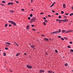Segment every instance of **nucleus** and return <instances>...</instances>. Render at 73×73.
<instances>
[{
    "mask_svg": "<svg viewBox=\"0 0 73 73\" xmlns=\"http://www.w3.org/2000/svg\"><path fill=\"white\" fill-rule=\"evenodd\" d=\"M9 23H11L12 24H13V25L14 26H16V24L15 22H14L13 21H8Z\"/></svg>",
    "mask_w": 73,
    "mask_h": 73,
    "instance_id": "nucleus-1",
    "label": "nucleus"
},
{
    "mask_svg": "<svg viewBox=\"0 0 73 73\" xmlns=\"http://www.w3.org/2000/svg\"><path fill=\"white\" fill-rule=\"evenodd\" d=\"M36 20V18L34 17L33 19H32L31 21H30V23H32L33 22H34Z\"/></svg>",
    "mask_w": 73,
    "mask_h": 73,
    "instance_id": "nucleus-2",
    "label": "nucleus"
},
{
    "mask_svg": "<svg viewBox=\"0 0 73 73\" xmlns=\"http://www.w3.org/2000/svg\"><path fill=\"white\" fill-rule=\"evenodd\" d=\"M63 20V21H59V23H61V22L62 21H68V20L67 19H62V20Z\"/></svg>",
    "mask_w": 73,
    "mask_h": 73,
    "instance_id": "nucleus-3",
    "label": "nucleus"
},
{
    "mask_svg": "<svg viewBox=\"0 0 73 73\" xmlns=\"http://www.w3.org/2000/svg\"><path fill=\"white\" fill-rule=\"evenodd\" d=\"M27 67L28 68H29V69H31V68H32V66H31L29 65H27Z\"/></svg>",
    "mask_w": 73,
    "mask_h": 73,
    "instance_id": "nucleus-4",
    "label": "nucleus"
},
{
    "mask_svg": "<svg viewBox=\"0 0 73 73\" xmlns=\"http://www.w3.org/2000/svg\"><path fill=\"white\" fill-rule=\"evenodd\" d=\"M45 71L44 70H40L39 71V73H44Z\"/></svg>",
    "mask_w": 73,
    "mask_h": 73,
    "instance_id": "nucleus-5",
    "label": "nucleus"
},
{
    "mask_svg": "<svg viewBox=\"0 0 73 73\" xmlns=\"http://www.w3.org/2000/svg\"><path fill=\"white\" fill-rule=\"evenodd\" d=\"M58 33V31H56L53 32L52 34H56V33Z\"/></svg>",
    "mask_w": 73,
    "mask_h": 73,
    "instance_id": "nucleus-6",
    "label": "nucleus"
},
{
    "mask_svg": "<svg viewBox=\"0 0 73 73\" xmlns=\"http://www.w3.org/2000/svg\"><path fill=\"white\" fill-rule=\"evenodd\" d=\"M14 45H16L18 46H19V45L16 42H14Z\"/></svg>",
    "mask_w": 73,
    "mask_h": 73,
    "instance_id": "nucleus-7",
    "label": "nucleus"
},
{
    "mask_svg": "<svg viewBox=\"0 0 73 73\" xmlns=\"http://www.w3.org/2000/svg\"><path fill=\"white\" fill-rule=\"evenodd\" d=\"M29 25H28L27 26V30L29 29Z\"/></svg>",
    "mask_w": 73,
    "mask_h": 73,
    "instance_id": "nucleus-8",
    "label": "nucleus"
},
{
    "mask_svg": "<svg viewBox=\"0 0 73 73\" xmlns=\"http://www.w3.org/2000/svg\"><path fill=\"white\" fill-rule=\"evenodd\" d=\"M62 33H64V32H66V31H65V30H62Z\"/></svg>",
    "mask_w": 73,
    "mask_h": 73,
    "instance_id": "nucleus-9",
    "label": "nucleus"
},
{
    "mask_svg": "<svg viewBox=\"0 0 73 73\" xmlns=\"http://www.w3.org/2000/svg\"><path fill=\"white\" fill-rule=\"evenodd\" d=\"M44 40L47 41H49V40H48V38H45L44 39Z\"/></svg>",
    "mask_w": 73,
    "mask_h": 73,
    "instance_id": "nucleus-10",
    "label": "nucleus"
},
{
    "mask_svg": "<svg viewBox=\"0 0 73 73\" xmlns=\"http://www.w3.org/2000/svg\"><path fill=\"white\" fill-rule=\"evenodd\" d=\"M5 43L7 44H8V45H11V43L8 42H5Z\"/></svg>",
    "mask_w": 73,
    "mask_h": 73,
    "instance_id": "nucleus-11",
    "label": "nucleus"
},
{
    "mask_svg": "<svg viewBox=\"0 0 73 73\" xmlns=\"http://www.w3.org/2000/svg\"><path fill=\"white\" fill-rule=\"evenodd\" d=\"M35 45H33V46L32 45H31V47L33 48H34V47H35Z\"/></svg>",
    "mask_w": 73,
    "mask_h": 73,
    "instance_id": "nucleus-12",
    "label": "nucleus"
},
{
    "mask_svg": "<svg viewBox=\"0 0 73 73\" xmlns=\"http://www.w3.org/2000/svg\"><path fill=\"white\" fill-rule=\"evenodd\" d=\"M19 55H20V53H18L16 55V56L17 57L18 56H19Z\"/></svg>",
    "mask_w": 73,
    "mask_h": 73,
    "instance_id": "nucleus-13",
    "label": "nucleus"
},
{
    "mask_svg": "<svg viewBox=\"0 0 73 73\" xmlns=\"http://www.w3.org/2000/svg\"><path fill=\"white\" fill-rule=\"evenodd\" d=\"M56 21H63V20H60L58 19H56Z\"/></svg>",
    "mask_w": 73,
    "mask_h": 73,
    "instance_id": "nucleus-14",
    "label": "nucleus"
},
{
    "mask_svg": "<svg viewBox=\"0 0 73 73\" xmlns=\"http://www.w3.org/2000/svg\"><path fill=\"white\" fill-rule=\"evenodd\" d=\"M63 7L64 8H65V4H64L63 5Z\"/></svg>",
    "mask_w": 73,
    "mask_h": 73,
    "instance_id": "nucleus-15",
    "label": "nucleus"
},
{
    "mask_svg": "<svg viewBox=\"0 0 73 73\" xmlns=\"http://www.w3.org/2000/svg\"><path fill=\"white\" fill-rule=\"evenodd\" d=\"M61 29H59V31H58V33H60V32H61Z\"/></svg>",
    "mask_w": 73,
    "mask_h": 73,
    "instance_id": "nucleus-16",
    "label": "nucleus"
},
{
    "mask_svg": "<svg viewBox=\"0 0 73 73\" xmlns=\"http://www.w3.org/2000/svg\"><path fill=\"white\" fill-rule=\"evenodd\" d=\"M9 12H12L13 13V12H14V11L12 10V11H10Z\"/></svg>",
    "mask_w": 73,
    "mask_h": 73,
    "instance_id": "nucleus-17",
    "label": "nucleus"
},
{
    "mask_svg": "<svg viewBox=\"0 0 73 73\" xmlns=\"http://www.w3.org/2000/svg\"><path fill=\"white\" fill-rule=\"evenodd\" d=\"M3 55L4 56H6V53L4 52L3 53Z\"/></svg>",
    "mask_w": 73,
    "mask_h": 73,
    "instance_id": "nucleus-18",
    "label": "nucleus"
},
{
    "mask_svg": "<svg viewBox=\"0 0 73 73\" xmlns=\"http://www.w3.org/2000/svg\"><path fill=\"white\" fill-rule=\"evenodd\" d=\"M67 48H71V46H67Z\"/></svg>",
    "mask_w": 73,
    "mask_h": 73,
    "instance_id": "nucleus-19",
    "label": "nucleus"
},
{
    "mask_svg": "<svg viewBox=\"0 0 73 73\" xmlns=\"http://www.w3.org/2000/svg\"><path fill=\"white\" fill-rule=\"evenodd\" d=\"M7 26H8V24H6L5 25V27H7Z\"/></svg>",
    "mask_w": 73,
    "mask_h": 73,
    "instance_id": "nucleus-20",
    "label": "nucleus"
},
{
    "mask_svg": "<svg viewBox=\"0 0 73 73\" xmlns=\"http://www.w3.org/2000/svg\"><path fill=\"white\" fill-rule=\"evenodd\" d=\"M55 52L56 53H58V51L57 50H56L55 51Z\"/></svg>",
    "mask_w": 73,
    "mask_h": 73,
    "instance_id": "nucleus-21",
    "label": "nucleus"
},
{
    "mask_svg": "<svg viewBox=\"0 0 73 73\" xmlns=\"http://www.w3.org/2000/svg\"><path fill=\"white\" fill-rule=\"evenodd\" d=\"M72 15H73V13H71V14H70V16H72Z\"/></svg>",
    "mask_w": 73,
    "mask_h": 73,
    "instance_id": "nucleus-22",
    "label": "nucleus"
},
{
    "mask_svg": "<svg viewBox=\"0 0 73 73\" xmlns=\"http://www.w3.org/2000/svg\"><path fill=\"white\" fill-rule=\"evenodd\" d=\"M59 19H61V16H59L58 17Z\"/></svg>",
    "mask_w": 73,
    "mask_h": 73,
    "instance_id": "nucleus-23",
    "label": "nucleus"
},
{
    "mask_svg": "<svg viewBox=\"0 0 73 73\" xmlns=\"http://www.w3.org/2000/svg\"><path fill=\"white\" fill-rule=\"evenodd\" d=\"M61 14H63V13H64V12L63 11H62L61 12Z\"/></svg>",
    "mask_w": 73,
    "mask_h": 73,
    "instance_id": "nucleus-24",
    "label": "nucleus"
},
{
    "mask_svg": "<svg viewBox=\"0 0 73 73\" xmlns=\"http://www.w3.org/2000/svg\"><path fill=\"white\" fill-rule=\"evenodd\" d=\"M48 73H52V71H48Z\"/></svg>",
    "mask_w": 73,
    "mask_h": 73,
    "instance_id": "nucleus-25",
    "label": "nucleus"
},
{
    "mask_svg": "<svg viewBox=\"0 0 73 73\" xmlns=\"http://www.w3.org/2000/svg\"><path fill=\"white\" fill-rule=\"evenodd\" d=\"M66 32H67V33H69V32H71V31H68Z\"/></svg>",
    "mask_w": 73,
    "mask_h": 73,
    "instance_id": "nucleus-26",
    "label": "nucleus"
},
{
    "mask_svg": "<svg viewBox=\"0 0 73 73\" xmlns=\"http://www.w3.org/2000/svg\"><path fill=\"white\" fill-rule=\"evenodd\" d=\"M68 65V64L67 63L65 64V66H67Z\"/></svg>",
    "mask_w": 73,
    "mask_h": 73,
    "instance_id": "nucleus-27",
    "label": "nucleus"
},
{
    "mask_svg": "<svg viewBox=\"0 0 73 73\" xmlns=\"http://www.w3.org/2000/svg\"><path fill=\"white\" fill-rule=\"evenodd\" d=\"M30 17H32L33 16V15H32V14H31L30 15Z\"/></svg>",
    "mask_w": 73,
    "mask_h": 73,
    "instance_id": "nucleus-28",
    "label": "nucleus"
},
{
    "mask_svg": "<svg viewBox=\"0 0 73 73\" xmlns=\"http://www.w3.org/2000/svg\"><path fill=\"white\" fill-rule=\"evenodd\" d=\"M5 49H6V50H8V48H5Z\"/></svg>",
    "mask_w": 73,
    "mask_h": 73,
    "instance_id": "nucleus-29",
    "label": "nucleus"
},
{
    "mask_svg": "<svg viewBox=\"0 0 73 73\" xmlns=\"http://www.w3.org/2000/svg\"><path fill=\"white\" fill-rule=\"evenodd\" d=\"M2 2L3 3H5V2L4 1H3Z\"/></svg>",
    "mask_w": 73,
    "mask_h": 73,
    "instance_id": "nucleus-30",
    "label": "nucleus"
},
{
    "mask_svg": "<svg viewBox=\"0 0 73 73\" xmlns=\"http://www.w3.org/2000/svg\"><path fill=\"white\" fill-rule=\"evenodd\" d=\"M53 5H54L52 4V5H51L50 6V7H53Z\"/></svg>",
    "mask_w": 73,
    "mask_h": 73,
    "instance_id": "nucleus-31",
    "label": "nucleus"
},
{
    "mask_svg": "<svg viewBox=\"0 0 73 73\" xmlns=\"http://www.w3.org/2000/svg\"><path fill=\"white\" fill-rule=\"evenodd\" d=\"M10 4H11V2H9L7 4V5H10Z\"/></svg>",
    "mask_w": 73,
    "mask_h": 73,
    "instance_id": "nucleus-32",
    "label": "nucleus"
},
{
    "mask_svg": "<svg viewBox=\"0 0 73 73\" xmlns=\"http://www.w3.org/2000/svg\"><path fill=\"white\" fill-rule=\"evenodd\" d=\"M61 40H64V38H61Z\"/></svg>",
    "mask_w": 73,
    "mask_h": 73,
    "instance_id": "nucleus-33",
    "label": "nucleus"
},
{
    "mask_svg": "<svg viewBox=\"0 0 73 73\" xmlns=\"http://www.w3.org/2000/svg\"><path fill=\"white\" fill-rule=\"evenodd\" d=\"M9 72H12V70H9Z\"/></svg>",
    "mask_w": 73,
    "mask_h": 73,
    "instance_id": "nucleus-34",
    "label": "nucleus"
},
{
    "mask_svg": "<svg viewBox=\"0 0 73 73\" xmlns=\"http://www.w3.org/2000/svg\"><path fill=\"white\" fill-rule=\"evenodd\" d=\"M70 51H71V52H73V50L71 49L70 50Z\"/></svg>",
    "mask_w": 73,
    "mask_h": 73,
    "instance_id": "nucleus-35",
    "label": "nucleus"
},
{
    "mask_svg": "<svg viewBox=\"0 0 73 73\" xmlns=\"http://www.w3.org/2000/svg\"><path fill=\"white\" fill-rule=\"evenodd\" d=\"M13 2L11 3V5H13Z\"/></svg>",
    "mask_w": 73,
    "mask_h": 73,
    "instance_id": "nucleus-36",
    "label": "nucleus"
},
{
    "mask_svg": "<svg viewBox=\"0 0 73 73\" xmlns=\"http://www.w3.org/2000/svg\"><path fill=\"white\" fill-rule=\"evenodd\" d=\"M58 37L59 38H61V36H58Z\"/></svg>",
    "mask_w": 73,
    "mask_h": 73,
    "instance_id": "nucleus-37",
    "label": "nucleus"
},
{
    "mask_svg": "<svg viewBox=\"0 0 73 73\" xmlns=\"http://www.w3.org/2000/svg\"><path fill=\"white\" fill-rule=\"evenodd\" d=\"M31 26L32 27H35V25H31Z\"/></svg>",
    "mask_w": 73,
    "mask_h": 73,
    "instance_id": "nucleus-38",
    "label": "nucleus"
},
{
    "mask_svg": "<svg viewBox=\"0 0 73 73\" xmlns=\"http://www.w3.org/2000/svg\"><path fill=\"white\" fill-rule=\"evenodd\" d=\"M28 20H30V19H31V17H29L28 18Z\"/></svg>",
    "mask_w": 73,
    "mask_h": 73,
    "instance_id": "nucleus-39",
    "label": "nucleus"
},
{
    "mask_svg": "<svg viewBox=\"0 0 73 73\" xmlns=\"http://www.w3.org/2000/svg\"><path fill=\"white\" fill-rule=\"evenodd\" d=\"M43 24H44V25H46V23L44 22L43 23Z\"/></svg>",
    "mask_w": 73,
    "mask_h": 73,
    "instance_id": "nucleus-40",
    "label": "nucleus"
},
{
    "mask_svg": "<svg viewBox=\"0 0 73 73\" xmlns=\"http://www.w3.org/2000/svg\"><path fill=\"white\" fill-rule=\"evenodd\" d=\"M70 44H72V42H70Z\"/></svg>",
    "mask_w": 73,
    "mask_h": 73,
    "instance_id": "nucleus-41",
    "label": "nucleus"
},
{
    "mask_svg": "<svg viewBox=\"0 0 73 73\" xmlns=\"http://www.w3.org/2000/svg\"><path fill=\"white\" fill-rule=\"evenodd\" d=\"M52 12H53V13H54L55 12V11L53 10H52Z\"/></svg>",
    "mask_w": 73,
    "mask_h": 73,
    "instance_id": "nucleus-42",
    "label": "nucleus"
},
{
    "mask_svg": "<svg viewBox=\"0 0 73 73\" xmlns=\"http://www.w3.org/2000/svg\"><path fill=\"white\" fill-rule=\"evenodd\" d=\"M40 15H42V14H44V13H40Z\"/></svg>",
    "mask_w": 73,
    "mask_h": 73,
    "instance_id": "nucleus-43",
    "label": "nucleus"
},
{
    "mask_svg": "<svg viewBox=\"0 0 73 73\" xmlns=\"http://www.w3.org/2000/svg\"><path fill=\"white\" fill-rule=\"evenodd\" d=\"M48 17H51V16H50V15H48Z\"/></svg>",
    "mask_w": 73,
    "mask_h": 73,
    "instance_id": "nucleus-44",
    "label": "nucleus"
},
{
    "mask_svg": "<svg viewBox=\"0 0 73 73\" xmlns=\"http://www.w3.org/2000/svg\"><path fill=\"white\" fill-rule=\"evenodd\" d=\"M43 19H44V20H46V18L45 17H44Z\"/></svg>",
    "mask_w": 73,
    "mask_h": 73,
    "instance_id": "nucleus-45",
    "label": "nucleus"
},
{
    "mask_svg": "<svg viewBox=\"0 0 73 73\" xmlns=\"http://www.w3.org/2000/svg\"><path fill=\"white\" fill-rule=\"evenodd\" d=\"M56 4V3L55 2H54L52 4H53L54 5V4Z\"/></svg>",
    "mask_w": 73,
    "mask_h": 73,
    "instance_id": "nucleus-46",
    "label": "nucleus"
},
{
    "mask_svg": "<svg viewBox=\"0 0 73 73\" xmlns=\"http://www.w3.org/2000/svg\"><path fill=\"white\" fill-rule=\"evenodd\" d=\"M33 30L34 31H36V29H33Z\"/></svg>",
    "mask_w": 73,
    "mask_h": 73,
    "instance_id": "nucleus-47",
    "label": "nucleus"
},
{
    "mask_svg": "<svg viewBox=\"0 0 73 73\" xmlns=\"http://www.w3.org/2000/svg\"><path fill=\"white\" fill-rule=\"evenodd\" d=\"M56 15H58V13H56Z\"/></svg>",
    "mask_w": 73,
    "mask_h": 73,
    "instance_id": "nucleus-48",
    "label": "nucleus"
},
{
    "mask_svg": "<svg viewBox=\"0 0 73 73\" xmlns=\"http://www.w3.org/2000/svg\"><path fill=\"white\" fill-rule=\"evenodd\" d=\"M24 54H25V56H27V54H26L25 53H24Z\"/></svg>",
    "mask_w": 73,
    "mask_h": 73,
    "instance_id": "nucleus-49",
    "label": "nucleus"
},
{
    "mask_svg": "<svg viewBox=\"0 0 73 73\" xmlns=\"http://www.w3.org/2000/svg\"><path fill=\"white\" fill-rule=\"evenodd\" d=\"M69 15V14L68 13H66V15Z\"/></svg>",
    "mask_w": 73,
    "mask_h": 73,
    "instance_id": "nucleus-50",
    "label": "nucleus"
},
{
    "mask_svg": "<svg viewBox=\"0 0 73 73\" xmlns=\"http://www.w3.org/2000/svg\"><path fill=\"white\" fill-rule=\"evenodd\" d=\"M22 11H24V9H21Z\"/></svg>",
    "mask_w": 73,
    "mask_h": 73,
    "instance_id": "nucleus-51",
    "label": "nucleus"
},
{
    "mask_svg": "<svg viewBox=\"0 0 73 73\" xmlns=\"http://www.w3.org/2000/svg\"><path fill=\"white\" fill-rule=\"evenodd\" d=\"M71 8H72V10H73V6Z\"/></svg>",
    "mask_w": 73,
    "mask_h": 73,
    "instance_id": "nucleus-52",
    "label": "nucleus"
},
{
    "mask_svg": "<svg viewBox=\"0 0 73 73\" xmlns=\"http://www.w3.org/2000/svg\"><path fill=\"white\" fill-rule=\"evenodd\" d=\"M16 3H19V2H18V1H17L16 2Z\"/></svg>",
    "mask_w": 73,
    "mask_h": 73,
    "instance_id": "nucleus-53",
    "label": "nucleus"
},
{
    "mask_svg": "<svg viewBox=\"0 0 73 73\" xmlns=\"http://www.w3.org/2000/svg\"><path fill=\"white\" fill-rule=\"evenodd\" d=\"M44 21H46V22H48V21H47V20H44Z\"/></svg>",
    "mask_w": 73,
    "mask_h": 73,
    "instance_id": "nucleus-54",
    "label": "nucleus"
},
{
    "mask_svg": "<svg viewBox=\"0 0 73 73\" xmlns=\"http://www.w3.org/2000/svg\"><path fill=\"white\" fill-rule=\"evenodd\" d=\"M9 27H11V25H9Z\"/></svg>",
    "mask_w": 73,
    "mask_h": 73,
    "instance_id": "nucleus-55",
    "label": "nucleus"
},
{
    "mask_svg": "<svg viewBox=\"0 0 73 73\" xmlns=\"http://www.w3.org/2000/svg\"><path fill=\"white\" fill-rule=\"evenodd\" d=\"M64 38V39H66V37H65Z\"/></svg>",
    "mask_w": 73,
    "mask_h": 73,
    "instance_id": "nucleus-56",
    "label": "nucleus"
},
{
    "mask_svg": "<svg viewBox=\"0 0 73 73\" xmlns=\"http://www.w3.org/2000/svg\"><path fill=\"white\" fill-rule=\"evenodd\" d=\"M33 2V0H31V3H32Z\"/></svg>",
    "mask_w": 73,
    "mask_h": 73,
    "instance_id": "nucleus-57",
    "label": "nucleus"
},
{
    "mask_svg": "<svg viewBox=\"0 0 73 73\" xmlns=\"http://www.w3.org/2000/svg\"><path fill=\"white\" fill-rule=\"evenodd\" d=\"M46 54V55H47L48 54L46 53H45Z\"/></svg>",
    "mask_w": 73,
    "mask_h": 73,
    "instance_id": "nucleus-58",
    "label": "nucleus"
},
{
    "mask_svg": "<svg viewBox=\"0 0 73 73\" xmlns=\"http://www.w3.org/2000/svg\"><path fill=\"white\" fill-rule=\"evenodd\" d=\"M31 11H33V9H31Z\"/></svg>",
    "mask_w": 73,
    "mask_h": 73,
    "instance_id": "nucleus-59",
    "label": "nucleus"
},
{
    "mask_svg": "<svg viewBox=\"0 0 73 73\" xmlns=\"http://www.w3.org/2000/svg\"><path fill=\"white\" fill-rule=\"evenodd\" d=\"M51 39H49V40H51Z\"/></svg>",
    "mask_w": 73,
    "mask_h": 73,
    "instance_id": "nucleus-60",
    "label": "nucleus"
},
{
    "mask_svg": "<svg viewBox=\"0 0 73 73\" xmlns=\"http://www.w3.org/2000/svg\"><path fill=\"white\" fill-rule=\"evenodd\" d=\"M42 36H44V35H42Z\"/></svg>",
    "mask_w": 73,
    "mask_h": 73,
    "instance_id": "nucleus-61",
    "label": "nucleus"
},
{
    "mask_svg": "<svg viewBox=\"0 0 73 73\" xmlns=\"http://www.w3.org/2000/svg\"><path fill=\"white\" fill-rule=\"evenodd\" d=\"M70 24H71V23H70L69 24V25H70Z\"/></svg>",
    "mask_w": 73,
    "mask_h": 73,
    "instance_id": "nucleus-62",
    "label": "nucleus"
},
{
    "mask_svg": "<svg viewBox=\"0 0 73 73\" xmlns=\"http://www.w3.org/2000/svg\"><path fill=\"white\" fill-rule=\"evenodd\" d=\"M71 22H72V21H71Z\"/></svg>",
    "mask_w": 73,
    "mask_h": 73,
    "instance_id": "nucleus-63",
    "label": "nucleus"
},
{
    "mask_svg": "<svg viewBox=\"0 0 73 73\" xmlns=\"http://www.w3.org/2000/svg\"><path fill=\"white\" fill-rule=\"evenodd\" d=\"M72 72H73V70H72Z\"/></svg>",
    "mask_w": 73,
    "mask_h": 73,
    "instance_id": "nucleus-64",
    "label": "nucleus"
}]
</instances>
